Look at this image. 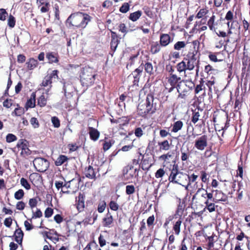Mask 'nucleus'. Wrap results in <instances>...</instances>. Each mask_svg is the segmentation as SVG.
I'll use <instances>...</instances> for the list:
<instances>
[{"label":"nucleus","instance_id":"338daca9","mask_svg":"<svg viewBox=\"0 0 250 250\" xmlns=\"http://www.w3.org/2000/svg\"><path fill=\"white\" fill-rule=\"evenodd\" d=\"M12 223V219L11 217L6 218L4 221V225L7 228H10L11 227Z\"/></svg>","mask_w":250,"mask_h":250},{"label":"nucleus","instance_id":"ea45409f","mask_svg":"<svg viewBox=\"0 0 250 250\" xmlns=\"http://www.w3.org/2000/svg\"><path fill=\"white\" fill-rule=\"evenodd\" d=\"M200 116L199 111H194L192 113V117L191 119V121L193 123L196 124L198 121L199 120V117Z\"/></svg>","mask_w":250,"mask_h":250},{"label":"nucleus","instance_id":"c85d7f7f","mask_svg":"<svg viewBox=\"0 0 250 250\" xmlns=\"http://www.w3.org/2000/svg\"><path fill=\"white\" fill-rule=\"evenodd\" d=\"M183 126V123L181 121H178L174 123L171 131L173 132H177L182 129Z\"/></svg>","mask_w":250,"mask_h":250},{"label":"nucleus","instance_id":"6e6d98bb","mask_svg":"<svg viewBox=\"0 0 250 250\" xmlns=\"http://www.w3.org/2000/svg\"><path fill=\"white\" fill-rule=\"evenodd\" d=\"M53 213V209L50 208H47L44 212V215L46 218L50 217Z\"/></svg>","mask_w":250,"mask_h":250},{"label":"nucleus","instance_id":"6e6552de","mask_svg":"<svg viewBox=\"0 0 250 250\" xmlns=\"http://www.w3.org/2000/svg\"><path fill=\"white\" fill-rule=\"evenodd\" d=\"M62 83H63V91L66 98L72 96V93L74 91V87L72 83L69 81L62 80Z\"/></svg>","mask_w":250,"mask_h":250},{"label":"nucleus","instance_id":"aec40b11","mask_svg":"<svg viewBox=\"0 0 250 250\" xmlns=\"http://www.w3.org/2000/svg\"><path fill=\"white\" fill-rule=\"evenodd\" d=\"M14 235L15 240L20 245H21L23 237V232L22 230L20 228L16 229Z\"/></svg>","mask_w":250,"mask_h":250},{"label":"nucleus","instance_id":"39448f33","mask_svg":"<svg viewBox=\"0 0 250 250\" xmlns=\"http://www.w3.org/2000/svg\"><path fill=\"white\" fill-rule=\"evenodd\" d=\"M33 165L37 171L44 172L48 169L49 163L44 158L37 157L34 160Z\"/></svg>","mask_w":250,"mask_h":250},{"label":"nucleus","instance_id":"603ef678","mask_svg":"<svg viewBox=\"0 0 250 250\" xmlns=\"http://www.w3.org/2000/svg\"><path fill=\"white\" fill-rule=\"evenodd\" d=\"M165 174V171L163 168L159 169L155 173V177L156 178H162Z\"/></svg>","mask_w":250,"mask_h":250},{"label":"nucleus","instance_id":"58836bf2","mask_svg":"<svg viewBox=\"0 0 250 250\" xmlns=\"http://www.w3.org/2000/svg\"><path fill=\"white\" fill-rule=\"evenodd\" d=\"M59 71L57 70H53L51 73L46 76L53 82V79H57L58 78Z\"/></svg>","mask_w":250,"mask_h":250},{"label":"nucleus","instance_id":"f03ea898","mask_svg":"<svg viewBox=\"0 0 250 250\" xmlns=\"http://www.w3.org/2000/svg\"><path fill=\"white\" fill-rule=\"evenodd\" d=\"M188 179V174L179 171V167L177 164H174L173 165L168 177V180L170 182L185 186L184 184L187 183Z\"/></svg>","mask_w":250,"mask_h":250},{"label":"nucleus","instance_id":"bf43d9fd","mask_svg":"<svg viewBox=\"0 0 250 250\" xmlns=\"http://www.w3.org/2000/svg\"><path fill=\"white\" fill-rule=\"evenodd\" d=\"M33 218H40L42 216V213L40 209L37 208V211L35 212L33 211Z\"/></svg>","mask_w":250,"mask_h":250},{"label":"nucleus","instance_id":"a19ab883","mask_svg":"<svg viewBox=\"0 0 250 250\" xmlns=\"http://www.w3.org/2000/svg\"><path fill=\"white\" fill-rule=\"evenodd\" d=\"M24 113V109L22 107H17L16 108L14 111V112H12V115H13L14 114L17 116H20L22 114Z\"/></svg>","mask_w":250,"mask_h":250},{"label":"nucleus","instance_id":"4d7b16f0","mask_svg":"<svg viewBox=\"0 0 250 250\" xmlns=\"http://www.w3.org/2000/svg\"><path fill=\"white\" fill-rule=\"evenodd\" d=\"M54 12H55V18L57 20L60 19V11H59V6L57 4H55L54 5Z\"/></svg>","mask_w":250,"mask_h":250},{"label":"nucleus","instance_id":"c9c22d12","mask_svg":"<svg viewBox=\"0 0 250 250\" xmlns=\"http://www.w3.org/2000/svg\"><path fill=\"white\" fill-rule=\"evenodd\" d=\"M20 182L21 186L26 189L29 190L31 188L30 185L26 179L21 178L20 180Z\"/></svg>","mask_w":250,"mask_h":250},{"label":"nucleus","instance_id":"13d9d810","mask_svg":"<svg viewBox=\"0 0 250 250\" xmlns=\"http://www.w3.org/2000/svg\"><path fill=\"white\" fill-rule=\"evenodd\" d=\"M135 188L132 185L126 186V193L131 194L134 192Z\"/></svg>","mask_w":250,"mask_h":250},{"label":"nucleus","instance_id":"5701e85b","mask_svg":"<svg viewBox=\"0 0 250 250\" xmlns=\"http://www.w3.org/2000/svg\"><path fill=\"white\" fill-rule=\"evenodd\" d=\"M52 81H51L47 76L44 77L42 82V86L43 87L49 86V88H48L45 91L46 94H48V92L52 87Z\"/></svg>","mask_w":250,"mask_h":250},{"label":"nucleus","instance_id":"864d4df0","mask_svg":"<svg viewBox=\"0 0 250 250\" xmlns=\"http://www.w3.org/2000/svg\"><path fill=\"white\" fill-rule=\"evenodd\" d=\"M198 178V176L195 175L194 174H192L191 175L189 176L188 175V179L187 183H188V185H191V183H194L196 181V179Z\"/></svg>","mask_w":250,"mask_h":250},{"label":"nucleus","instance_id":"49530a36","mask_svg":"<svg viewBox=\"0 0 250 250\" xmlns=\"http://www.w3.org/2000/svg\"><path fill=\"white\" fill-rule=\"evenodd\" d=\"M208 11L206 9L203 8L200 9V11L197 13V15L196 16V18L198 19H200L203 17L208 13Z\"/></svg>","mask_w":250,"mask_h":250},{"label":"nucleus","instance_id":"72a5a7b5","mask_svg":"<svg viewBox=\"0 0 250 250\" xmlns=\"http://www.w3.org/2000/svg\"><path fill=\"white\" fill-rule=\"evenodd\" d=\"M112 217L109 214H107L106 216L103 219L104 225L105 226H109L112 223Z\"/></svg>","mask_w":250,"mask_h":250},{"label":"nucleus","instance_id":"9b49d317","mask_svg":"<svg viewBox=\"0 0 250 250\" xmlns=\"http://www.w3.org/2000/svg\"><path fill=\"white\" fill-rule=\"evenodd\" d=\"M212 192H215L214 197L213 198V201L218 203L220 201H226L227 199V196L221 190H215Z\"/></svg>","mask_w":250,"mask_h":250},{"label":"nucleus","instance_id":"69168bd1","mask_svg":"<svg viewBox=\"0 0 250 250\" xmlns=\"http://www.w3.org/2000/svg\"><path fill=\"white\" fill-rule=\"evenodd\" d=\"M37 204V201L35 198H31L29 201V205L32 208L35 207Z\"/></svg>","mask_w":250,"mask_h":250},{"label":"nucleus","instance_id":"cd10ccee","mask_svg":"<svg viewBox=\"0 0 250 250\" xmlns=\"http://www.w3.org/2000/svg\"><path fill=\"white\" fill-rule=\"evenodd\" d=\"M185 62L186 61H184V60H183V61L177 64V69L179 73L184 72V73L185 74L186 70H188Z\"/></svg>","mask_w":250,"mask_h":250},{"label":"nucleus","instance_id":"2eb2a0df","mask_svg":"<svg viewBox=\"0 0 250 250\" xmlns=\"http://www.w3.org/2000/svg\"><path fill=\"white\" fill-rule=\"evenodd\" d=\"M197 52V49L191 50L188 52L186 57L184 58V59H187V60H189V61H193V62H196L198 63L199 60H197L196 57Z\"/></svg>","mask_w":250,"mask_h":250},{"label":"nucleus","instance_id":"774afa93","mask_svg":"<svg viewBox=\"0 0 250 250\" xmlns=\"http://www.w3.org/2000/svg\"><path fill=\"white\" fill-rule=\"evenodd\" d=\"M26 57L24 55L20 54L17 57V62L19 63H23L25 61Z\"/></svg>","mask_w":250,"mask_h":250},{"label":"nucleus","instance_id":"4468645a","mask_svg":"<svg viewBox=\"0 0 250 250\" xmlns=\"http://www.w3.org/2000/svg\"><path fill=\"white\" fill-rule=\"evenodd\" d=\"M84 196L83 193H80L78 196V199H76L77 208L78 210L81 212L82 211L84 208Z\"/></svg>","mask_w":250,"mask_h":250},{"label":"nucleus","instance_id":"c756f323","mask_svg":"<svg viewBox=\"0 0 250 250\" xmlns=\"http://www.w3.org/2000/svg\"><path fill=\"white\" fill-rule=\"evenodd\" d=\"M131 136H133V133H129V135L128 136H126V142L127 141L130 142V144L128 145H126V151L131 149L134 147L133 145V142L135 140V139L131 138L130 137Z\"/></svg>","mask_w":250,"mask_h":250},{"label":"nucleus","instance_id":"3c124183","mask_svg":"<svg viewBox=\"0 0 250 250\" xmlns=\"http://www.w3.org/2000/svg\"><path fill=\"white\" fill-rule=\"evenodd\" d=\"M118 40H116L115 39H114L113 40H111L110 42V47L111 50L114 52L118 44Z\"/></svg>","mask_w":250,"mask_h":250},{"label":"nucleus","instance_id":"f3484780","mask_svg":"<svg viewBox=\"0 0 250 250\" xmlns=\"http://www.w3.org/2000/svg\"><path fill=\"white\" fill-rule=\"evenodd\" d=\"M84 175L86 177L90 179H94L96 177L94 169L91 166L85 168Z\"/></svg>","mask_w":250,"mask_h":250},{"label":"nucleus","instance_id":"a211bd4d","mask_svg":"<svg viewBox=\"0 0 250 250\" xmlns=\"http://www.w3.org/2000/svg\"><path fill=\"white\" fill-rule=\"evenodd\" d=\"M88 128L89 130V134L90 139L94 141H97L99 138V131L96 128L92 127H89Z\"/></svg>","mask_w":250,"mask_h":250},{"label":"nucleus","instance_id":"052dcab7","mask_svg":"<svg viewBox=\"0 0 250 250\" xmlns=\"http://www.w3.org/2000/svg\"><path fill=\"white\" fill-rule=\"evenodd\" d=\"M215 16L213 15L208 20V25L210 30H212L213 28V23L214 22Z\"/></svg>","mask_w":250,"mask_h":250},{"label":"nucleus","instance_id":"37998d69","mask_svg":"<svg viewBox=\"0 0 250 250\" xmlns=\"http://www.w3.org/2000/svg\"><path fill=\"white\" fill-rule=\"evenodd\" d=\"M51 122L53 126L56 128H58L60 126V121L59 118L56 116L51 118Z\"/></svg>","mask_w":250,"mask_h":250},{"label":"nucleus","instance_id":"0e129e2a","mask_svg":"<svg viewBox=\"0 0 250 250\" xmlns=\"http://www.w3.org/2000/svg\"><path fill=\"white\" fill-rule=\"evenodd\" d=\"M154 215H152L151 216H149L147 219V225L148 227H150L153 225L154 222Z\"/></svg>","mask_w":250,"mask_h":250},{"label":"nucleus","instance_id":"8fccbe9b","mask_svg":"<svg viewBox=\"0 0 250 250\" xmlns=\"http://www.w3.org/2000/svg\"><path fill=\"white\" fill-rule=\"evenodd\" d=\"M216 70L212 68L210 65H207L205 66V71L208 74L210 75L213 73V72L215 71Z\"/></svg>","mask_w":250,"mask_h":250},{"label":"nucleus","instance_id":"a18cd8bd","mask_svg":"<svg viewBox=\"0 0 250 250\" xmlns=\"http://www.w3.org/2000/svg\"><path fill=\"white\" fill-rule=\"evenodd\" d=\"M106 203L104 201L100 202L98 206V211L100 213H102L105 209Z\"/></svg>","mask_w":250,"mask_h":250},{"label":"nucleus","instance_id":"393cba45","mask_svg":"<svg viewBox=\"0 0 250 250\" xmlns=\"http://www.w3.org/2000/svg\"><path fill=\"white\" fill-rule=\"evenodd\" d=\"M181 219H179L174 224L173 230L174 231L176 235H178L181 231V226L182 224Z\"/></svg>","mask_w":250,"mask_h":250},{"label":"nucleus","instance_id":"7c9ffc66","mask_svg":"<svg viewBox=\"0 0 250 250\" xmlns=\"http://www.w3.org/2000/svg\"><path fill=\"white\" fill-rule=\"evenodd\" d=\"M161 44L157 42H154L151 46L150 51L152 54H156L161 50Z\"/></svg>","mask_w":250,"mask_h":250},{"label":"nucleus","instance_id":"2f4dec72","mask_svg":"<svg viewBox=\"0 0 250 250\" xmlns=\"http://www.w3.org/2000/svg\"><path fill=\"white\" fill-rule=\"evenodd\" d=\"M160 149L161 150H168L170 148V145L167 140H165L161 143H159Z\"/></svg>","mask_w":250,"mask_h":250},{"label":"nucleus","instance_id":"79ce46f5","mask_svg":"<svg viewBox=\"0 0 250 250\" xmlns=\"http://www.w3.org/2000/svg\"><path fill=\"white\" fill-rule=\"evenodd\" d=\"M15 18L12 15H10L8 19V25L10 28H13L15 25Z\"/></svg>","mask_w":250,"mask_h":250},{"label":"nucleus","instance_id":"4be33fe9","mask_svg":"<svg viewBox=\"0 0 250 250\" xmlns=\"http://www.w3.org/2000/svg\"><path fill=\"white\" fill-rule=\"evenodd\" d=\"M143 67L140 68H136L135 71L130 75H129L127 79L128 80H131L133 78L134 79V81H137L139 80V75L142 71Z\"/></svg>","mask_w":250,"mask_h":250},{"label":"nucleus","instance_id":"ddd939ff","mask_svg":"<svg viewBox=\"0 0 250 250\" xmlns=\"http://www.w3.org/2000/svg\"><path fill=\"white\" fill-rule=\"evenodd\" d=\"M176 89L178 92L188 93L190 88L188 86L184 81H180L176 86Z\"/></svg>","mask_w":250,"mask_h":250},{"label":"nucleus","instance_id":"f704fd0d","mask_svg":"<svg viewBox=\"0 0 250 250\" xmlns=\"http://www.w3.org/2000/svg\"><path fill=\"white\" fill-rule=\"evenodd\" d=\"M46 99L43 95H41L38 99V104L41 107H43L46 104Z\"/></svg>","mask_w":250,"mask_h":250},{"label":"nucleus","instance_id":"b1692460","mask_svg":"<svg viewBox=\"0 0 250 250\" xmlns=\"http://www.w3.org/2000/svg\"><path fill=\"white\" fill-rule=\"evenodd\" d=\"M181 160L182 161H187L189 157L190 152L188 148L185 149L183 147L181 148Z\"/></svg>","mask_w":250,"mask_h":250},{"label":"nucleus","instance_id":"473e14b6","mask_svg":"<svg viewBox=\"0 0 250 250\" xmlns=\"http://www.w3.org/2000/svg\"><path fill=\"white\" fill-rule=\"evenodd\" d=\"M205 204H206V208L210 212H212L215 210V207L214 203H209L208 200H207Z\"/></svg>","mask_w":250,"mask_h":250},{"label":"nucleus","instance_id":"de8ad7c7","mask_svg":"<svg viewBox=\"0 0 250 250\" xmlns=\"http://www.w3.org/2000/svg\"><path fill=\"white\" fill-rule=\"evenodd\" d=\"M145 69L147 73L152 74L153 69L152 64L150 62H146L145 65Z\"/></svg>","mask_w":250,"mask_h":250},{"label":"nucleus","instance_id":"423d86ee","mask_svg":"<svg viewBox=\"0 0 250 250\" xmlns=\"http://www.w3.org/2000/svg\"><path fill=\"white\" fill-rule=\"evenodd\" d=\"M18 148L21 150V155L22 157H26L31 154V151L29 149L28 146V142L25 139H20L19 140L17 145Z\"/></svg>","mask_w":250,"mask_h":250},{"label":"nucleus","instance_id":"680f3d73","mask_svg":"<svg viewBox=\"0 0 250 250\" xmlns=\"http://www.w3.org/2000/svg\"><path fill=\"white\" fill-rule=\"evenodd\" d=\"M238 186H239V189L237 190V192H238L237 199L241 200L243 197V190L242 189V188H241L242 185L240 183L238 184Z\"/></svg>","mask_w":250,"mask_h":250},{"label":"nucleus","instance_id":"f257e3e1","mask_svg":"<svg viewBox=\"0 0 250 250\" xmlns=\"http://www.w3.org/2000/svg\"><path fill=\"white\" fill-rule=\"evenodd\" d=\"M92 18L85 13L78 12L72 13L66 21V24L69 28L84 29L91 21Z\"/></svg>","mask_w":250,"mask_h":250},{"label":"nucleus","instance_id":"20e7f679","mask_svg":"<svg viewBox=\"0 0 250 250\" xmlns=\"http://www.w3.org/2000/svg\"><path fill=\"white\" fill-rule=\"evenodd\" d=\"M96 74L91 67H84L80 74V81L84 89L92 85L95 82Z\"/></svg>","mask_w":250,"mask_h":250},{"label":"nucleus","instance_id":"1a4fd4ad","mask_svg":"<svg viewBox=\"0 0 250 250\" xmlns=\"http://www.w3.org/2000/svg\"><path fill=\"white\" fill-rule=\"evenodd\" d=\"M37 3L41 13H46L49 10L50 4L49 0H37Z\"/></svg>","mask_w":250,"mask_h":250},{"label":"nucleus","instance_id":"9d476101","mask_svg":"<svg viewBox=\"0 0 250 250\" xmlns=\"http://www.w3.org/2000/svg\"><path fill=\"white\" fill-rule=\"evenodd\" d=\"M46 58L48 60V62L49 63H57L59 61V54L55 52H49L46 53Z\"/></svg>","mask_w":250,"mask_h":250},{"label":"nucleus","instance_id":"6ab92c4d","mask_svg":"<svg viewBox=\"0 0 250 250\" xmlns=\"http://www.w3.org/2000/svg\"><path fill=\"white\" fill-rule=\"evenodd\" d=\"M184 61H186V65L187 66V69L188 70H192L195 68V66L197 67V69L196 70V73L197 74L199 71V68L198 66V63L196 62H193V61H189V60H187V59H184Z\"/></svg>","mask_w":250,"mask_h":250},{"label":"nucleus","instance_id":"bb28decb","mask_svg":"<svg viewBox=\"0 0 250 250\" xmlns=\"http://www.w3.org/2000/svg\"><path fill=\"white\" fill-rule=\"evenodd\" d=\"M142 12L141 11H137L136 12L131 13L128 17L129 19L133 21H137L141 16Z\"/></svg>","mask_w":250,"mask_h":250},{"label":"nucleus","instance_id":"dca6fc26","mask_svg":"<svg viewBox=\"0 0 250 250\" xmlns=\"http://www.w3.org/2000/svg\"><path fill=\"white\" fill-rule=\"evenodd\" d=\"M171 42V38L168 34H163L160 37V44L162 46H166Z\"/></svg>","mask_w":250,"mask_h":250},{"label":"nucleus","instance_id":"09e8293b","mask_svg":"<svg viewBox=\"0 0 250 250\" xmlns=\"http://www.w3.org/2000/svg\"><path fill=\"white\" fill-rule=\"evenodd\" d=\"M7 16L8 13L5 9L3 8L0 9V20L5 21Z\"/></svg>","mask_w":250,"mask_h":250},{"label":"nucleus","instance_id":"f8f14e48","mask_svg":"<svg viewBox=\"0 0 250 250\" xmlns=\"http://www.w3.org/2000/svg\"><path fill=\"white\" fill-rule=\"evenodd\" d=\"M182 81L181 77L173 73H170L167 78V81L171 86L177 85V84Z\"/></svg>","mask_w":250,"mask_h":250},{"label":"nucleus","instance_id":"e2e57ef3","mask_svg":"<svg viewBox=\"0 0 250 250\" xmlns=\"http://www.w3.org/2000/svg\"><path fill=\"white\" fill-rule=\"evenodd\" d=\"M25 206V205L23 202L20 201L17 203L16 208L17 209L22 210L24 208Z\"/></svg>","mask_w":250,"mask_h":250},{"label":"nucleus","instance_id":"412c9836","mask_svg":"<svg viewBox=\"0 0 250 250\" xmlns=\"http://www.w3.org/2000/svg\"><path fill=\"white\" fill-rule=\"evenodd\" d=\"M27 68L28 70H31L36 68L38 65V62L37 60L31 58L26 62Z\"/></svg>","mask_w":250,"mask_h":250},{"label":"nucleus","instance_id":"e433bc0d","mask_svg":"<svg viewBox=\"0 0 250 250\" xmlns=\"http://www.w3.org/2000/svg\"><path fill=\"white\" fill-rule=\"evenodd\" d=\"M186 43L183 41H179L177 42L174 45V48L177 50H180L182 48H184L186 46Z\"/></svg>","mask_w":250,"mask_h":250},{"label":"nucleus","instance_id":"c03bdc74","mask_svg":"<svg viewBox=\"0 0 250 250\" xmlns=\"http://www.w3.org/2000/svg\"><path fill=\"white\" fill-rule=\"evenodd\" d=\"M17 137L15 135L11 133L8 134L6 137V140L7 143L13 142L17 140Z\"/></svg>","mask_w":250,"mask_h":250},{"label":"nucleus","instance_id":"0eeeda50","mask_svg":"<svg viewBox=\"0 0 250 250\" xmlns=\"http://www.w3.org/2000/svg\"><path fill=\"white\" fill-rule=\"evenodd\" d=\"M207 146L208 137L206 135H202L195 141L194 147L199 150H204Z\"/></svg>","mask_w":250,"mask_h":250},{"label":"nucleus","instance_id":"4c0bfd02","mask_svg":"<svg viewBox=\"0 0 250 250\" xmlns=\"http://www.w3.org/2000/svg\"><path fill=\"white\" fill-rule=\"evenodd\" d=\"M24 192L23 189H19L15 193L14 197L17 200H21L24 196Z\"/></svg>","mask_w":250,"mask_h":250},{"label":"nucleus","instance_id":"7ed1b4c3","mask_svg":"<svg viewBox=\"0 0 250 250\" xmlns=\"http://www.w3.org/2000/svg\"><path fill=\"white\" fill-rule=\"evenodd\" d=\"M154 97L151 94H148L145 101L140 102L138 106V111L141 116L148 113L152 114L155 112L156 106L153 104Z\"/></svg>","mask_w":250,"mask_h":250},{"label":"nucleus","instance_id":"a878e982","mask_svg":"<svg viewBox=\"0 0 250 250\" xmlns=\"http://www.w3.org/2000/svg\"><path fill=\"white\" fill-rule=\"evenodd\" d=\"M68 158L67 156L63 155H61L57 159L55 162V164L56 166H60L62 165L65 162H66Z\"/></svg>","mask_w":250,"mask_h":250},{"label":"nucleus","instance_id":"5fc2aeb1","mask_svg":"<svg viewBox=\"0 0 250 250\" xmlns=\"http://www.w3.org/2000/svg\"><path fill=\"white\" fill-rule=\"evenodd\" d=\"M30 123L34 128H38L39 126V123L36 118H31L30 120Z\"/></svg>","mask_w":250,"mask_h":250}]
</instances>
